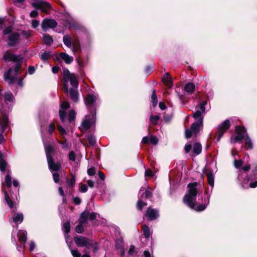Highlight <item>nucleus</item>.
Wrapping results in <instances>:
<instances>
[{
	"instance_id": "1",
	"label": "nucleus",
	"mask_w": 257,
	"mask_h": 257,
	"mask_svg": "<svg viewBox=\"0 0 257 257\" xmlns=\"http://www.w3.org/2000/svg\"><path fill=\"white\" fill-rule=\"evenodd\" d=\"M64 79V91L75 102L78 101V80L73 73H71L67 69H64L63 71Z\"/></svg>"
},
{
	"instance_id": "2",
	"label": "nucleus",
	"mask_w": 257,
	"mask_h": 257,
	"mask_svg": "<svg viewBox=\"0 0 257 257\" xmlns=\"http://www.w3.org/2000/svg\"><path fill=\"white\" fill-rule=\"evenodd\" d=\"M2 59L4 61H13L16 63L15 68H10L4 75L5 80L8 81L9 84H12L17 78V73L19 71L23 62V57L21 55H16L8 51L4 54Z\"/></svg>"
},
{
	"instance_id": "3",
	"label": "nucleus",
	"mask_w": 257,
	"mask_h": 257,
	"mask_svg": "<svg viewBox=\"0 0 257 257\" xmlns=\"http://www.w3.org/2000/svg\"><path fill=\"white\" fill-rule=\"evenodd\" d=\"M198 184L196 182L189 183L188 184V192L184 197V202L190 208L197 211L204 210L207 205L203 204L197 206L196 203V197L199 189L197 188Z\"/></svg>"
},
{
	"instance_id": "4",
	"label": "nucleus",
	"mask_w": 257,
	"mask_h": 257,
	"mask_svg": "<svg viewBox=\"0 0 257 257\" xmlns=\"http://www.w3.org/2000/svg\"><path fill=\"white\" fill-rule=\"evenodd\" d=\"M3 34L6 37L7 45L9 47H16L21 42L22 38L21 36L22 35L26 39L29 38L32 35V31H22L20 34L19 32H13V29L11 26L6 28L3 31Z\"/></svg>"
},
{
	"instance_id": "5",
	"label": "nucleus",
	"mask_w": 257,
	"mask_h": 257,
	"mask_svg": "<svg viewBox=\"0 0 257 257\" xmlns=\"http://www.w3.org/2000/svg\"><path fill=\"white\" fill-rule=\"evenodd\" d=\"M250 169L249 165H246L243 167L240 170L238 176V179L240 182L242 187L244 188H248L249 186L251 188H255L257 186V181L254 182H251L249 185L248 182L250 181V178L247 177L246 174L247 171H249Z\"/></svg>"
},
{
	"instance_id": "6",
	"label": "nucleus",
	"mask_w": 257,
	"mask_h": 257,
	"mask_svg": "<svg viewBox=\"0 0 257 257\" xmlns=\"http://www.w3.org/2000/svg\"><path fill=\"white\" fill-rule=\"evenodd\" d=\"M49 168L51 171H57L61 167L59 163H55L52 158L53 147L50 144H44Z\"/></svg>"
},
{
	"instance_id": "7",
	"label": "nucleus",
	"mask_w": 257,
	"mask_h": 257,
	"mask_svg": "<svg viewBox=\"0 0 257 257\" xmlns=\"http://www.w3.org/2000/svg\"><path fill=\"white\" fill-rule=\"evenodd\" d=\"M235 132L237 134V136H232L230 138L231 143L240 142L244 140V137L246 138V131L244 127L236 126L235 127Z\"/></svg>"
},
{
	"instance_id": "8",
	"label": "nucleus",
	"mask_w": 257,
	"mask_h": 257,
	"mask_svg": "<svg viewBox=\"0 0 257 257\" xmlns=\"http://www.w3.org/2000/svg\"><path fill=\"white\" fill-rule=\"evenodd\" d=\"M31 5L34 8L40 10L43 12L48 13V11L51 9V5L43 0H33Z\"/></svg>"
},
{
	"instance_id": "9",
	"label": "nucleus",
	"mask_w": 257,
	"mask_h": 257,
	"mask_svg": "<svg viewBox=\"0 0 257 257\" xmlns=\"http://www.w3.org/2000/svg\"><path fill=\"white\" fill-rule=\"evenodd\" d=\"M230 126V121L228 119L224 120L222 123L218 125L217 131L216 133V140L217 142L220 141L224 133L229 128Z\"/></svg>"
},
{
	"instance_id": "10",
	"label": "nucleus",
	"mask_w": 257,
	"mask_h": 257,
	"mask_svg": "<svg viewBox=\"0 0 257 257\" xmlns=\"http://www.w3.org/2000/svg\"><path fill=\"white\" fill-rule=\"evenodd\" d=\"M5 96V104H3L1 107L0 109L2 107H4L5 110V113H7L11 110L12 108V103L13 102L14 97L11 92H5L4 94Z\"/></svg>"
},
{
	"instance_id": "11",
	"label": "nucleus",
	"mask_w": 257,
	"mask_h": 257,
	"mask_svg": "<svg viewBox=\"0 0 257 257\" xmlns=\"http://www.w3.org/2000/svg\"><path fill=\"white\" fill-rule=\"evenodd\" d=\"M95 113L93 112L89 115H86L81 123L82 131L88 130L95 122Z\"/></svg>"
},
{
	"instance_id": "12",
	"label": "nucleus",
	"mask_w": 257,
	"mask_h": 257,
	"mask_svg": "<svg viewBox=\"0 0 257 257\" xmlns=\"http://www.w3.org/2000/svg\"><path fill=\"white\" fill-rule=\"evenodd\" d=\"M207 102L206 101H202L200 104L199 108L193 114V117L196 120V121H199L200 123H203V117L202 114L205 112V106Z\"/></svg>"
},
{
	"instance_id": "13",
	"label": "nucleus",
	"mask_w": 257,
	"mask_h": 257,
	"mask_svg": "<svg viewBox=\"0 0 257 257\" xmlns=\"http://www.w3.org/2000/svg\"><path fill=\"white\" fill-rule=\"evenodd\" d=\"M74 240L79 247L86 246L87 248H90L89 246L92 245V240L85 237H74Z\"/></svg>"
},
{
	"instance_id": "14",
	"label": "nucleus",
	"mask_w": 257,
	"mask_h": 257,
	"mask_svg": "<svg viewBox=\"0 0 257 257\" xmlns=\"http://www.w3.org/2000/svg\"><path fill=\"white\" fill-rule=\"evenodd\" d=\"M98 99L97 94H88L84 98V102L88 108L91 107H95L96 102Z\"/></svg>"
},
{
	"instance_id": "15",
	"label": "nucleus",
	"mask_w": 257,
	"mask_h": 257,
	"mask_svg": "<svg viewBox=\"0 0 257 257\" xmlns=\"http://www.w3.org/2000/svg\"><path fill=\"white\" fill-rule=\"evenodd\" d=\"M202 125V123L199 121H196L193 123L191 127L190 130H186L185 136L186 138H190L193 135H196L199 131V128Z\"/></svg>"
},
{
	"instance_id": "16",
	"label": "nucleus",
	"mask_w": 257,
	"mask_h": 257,
	"mask_svg": "<svg viewBox=\"0 0 257 257\" xmlns=\"http://www.w3.org/2000/svg\"><path fill=\"white\" fill-rule=\"evenodd\" d=\"M57 25V22L53 19H45L42 23V28L45 31L49 29L54 28Z\"/></svg>"
},
{
	"instance_id": "17",
	"label": "nucleus",
	"mask_w": 257,
	"mask_h": 257,
	"mask_svg": "<svg viewBox=\"0 0 257 257\" xmlns=\"http://www.w3.org/2000/svg\"><path fill=\"white\" fill-rule=\"evenodd\" d=\"M70 106V104L68 102H63L61 105V109L59 110V116L62 122L64 123L65 119L66 118V112L63 110V109H66Z\"/></svg>"
},
{
	"instance_id": "18",
	"label": "nucleus",
	"mask_w": 257,
	"mask_h": 257,
	"mask_svg": "<svg viewBox=\"0 0 257 257\" xmlns=\"http://www.w3.org/2000/svg\"><path fill=\"white\" fill-rule=\"evenodd\" d=\"M63 42L64 44L68 48H72V51L75 53L77 51V48L74 44H72V40L71 37L69 35H65L63 37Z\"/></svg>"
},
{
	"instance_id": "19",
	"label": "nucleus",
	"mask_w": 257,
	"mask_h": 257,
	"mask_svg": "<svg viewBox=\"0 0 257 257\" xmlns=\"http://www.w3.org/2000/svg\"><path fill=\"white\" fill-rule=\"evenodd\" d=\"M4 119L5 124L1 125L0 127V144L3 142L4 138L3 134L6 131L9 124L8 117L5 113L4 114Z\"/></svg>"
},
{
	"instance_id": "20",
	"label": "nucleus",
	"mask_w": 257,
	"mask_h": 257,
	"mask_svg": "<svg viewBox=\"0 0 257 257\" xmlns=\"http://www.w3.org/2000/svg\"><path fill=\"white\" fill-rule=\"evenodd\" d=\"M24 219L23 215L22 213H13L11 217L10 218V222L12 221L16 223H21Z\"/></svg>"
},
{
	"instance_id": "21",
	"label": "nucleus",
	"mask_w": 257,
	"mask_h": 257,
	"mask_svg": "<svg viewBox=\"0 0 257 257\" xmlns=\"http://www.w3.org/2000/svg\"><path fill=\"white\" fill-rule=\"evenodd\" d=\"M159 214L157 210L148 208L146 211V216L149 220H154L157 218Z\"/></svg>"
},
{
	"instance_id": "22",
	"label": "nucleus",
	"mask_w": 257,
	"mask_h": 257,
	"mask_svg": "<svg viewBox=\"0 0 257 257\" xmlns=\"http://www.w3.org/2000/svg\"><path fill=\"white\" fill-rule=\"evenodd\" d=\"M162 81L167 87L168 88L171 87L173 83L172 78L169 73H166L163 76Z\"/></svg>"
},
{
	"instance_id": "23",
	"label": "nucleus",
	"mask_w": 257,
	"mask_h": 257,
	"mask_svg": "<svg viewBox=\"0 0 257 257\" xmlns=\"http://www.w3.org/2000/svg\"><path fill=\"white\" fill-rule=\"evenodd\" d=\"M4 186H5V183H2V189L5 194V200L7 202L8 205L9 206V207L12 209L14 207V203L11 200L7 191L4 188Z\"/></svg>"
},
{
	"instance_id": "24",
	"label": "nucleus",
	"mask_w": 257,
	"mask_h": 257,
	"mask_svg": "<svg viewBox=\"0 0 257 257\" xmlns=\"http://www.w3.org/2000/svg\"><path fill=\"white\" fill-rule=\"evenodd\" d=\"M27 233L25 230H19L17 234L19 241L25 243L27 240Z\"/></svg>"
},
{
	"instance_id": "25",
	"label": "nucleus",
	"mask_w": 257,
	"mask_h": 257,
	"mask_svg": "<svg viewBox=\"0 0 257 257\" xmlns=\"http://www.w3.org/2000/svg\"><path fill=\"white\" fill-rule=\"evenodd\" d=\"M206 175L207 177V181H208V184L212 188L213 187L214 177L212 172H211L210 171L208 170V169H207Z\"/></svg>"
},
{
	"instance_id": "26",
	"label": "nucleus",
	"mask_w": 257,
	"mask_h": 257,
	"mask_svg": "<svg viewBox=\"0 0 257 257\" xmlns=\"http://www.w3.org/2000/svg\"><path fill=\"white\" fill-rule=\"evenodd\" d=\"M70 224L69 221H67L63 224L62 226V230L63 231L66 233L65 234L66 241L68 243V233L70 231Z\"/></svg>"
},
{
	"instance_id": "27",
	"label": "nucleus",
	"mask_w": 257,
	"mask_h": 257,
	"mask_svg": "<svg viewBox=\"0 0 257 257\" xmlns=\"http://www.w3.org/2000/svg\"><path fill=\"white\" fill-rule=\"evenodd\" d=\"M60 58L63 60L66 63L70 64L73 60V58L72 56H70L65 53H61L60 54Z\"/></svg>"
},
{
	"instance_id": "28",
	"label": "nucleus",
	"mask_w": 257,
	"mask_h": 257,
	"mask_svg": "<svg viewBox=\"0 0 257 257\" xmlns=\"http://www.w3.org/2000/svg\"><path fill=\"white\" fill-rule=\"evenodd\" d=\"M139 194H142L141 197L145 198H150L152 196V193L149 190H145L144 189L141 188L140 190Z\"/></svg>"
},
{
	"instance_id": "29",
	"label": "nucleus",
	"mask_w": 257,
	"mask_h": 257,
	"mask_svg": "<svg viewBox=\"0 0 257 257\" xmlns=\"http://www.w3.org/2000/svg\"><path fill=\"white\" fill-rule=\"evenodd\" d=\"M89 212L87 211H84L80 215L79 219L80 224H84L87 222L88 218Z\"/></svg>"
},
{
	"instance_id": "30",
	"label": "nucleus",
	"mask_w": 257,
	"mask_h": 257,
	"mask_svg": "<svg viewBox=\"0 0 257 257\" xmlns=\"http://www.w3.org/2000/svg\"><path fill=\"white\" fill-rule=\"evenodd\" d=\"M195 85L193 83L189 82L185 85L184 89L188 93H192L195 90Z\"/></svg>"
},
{
	"instance_id": "31",
	"label": "nucleus",
	"mask_w": 257,
	"mask_h": 257,
	"mask_svg": "<svg viewBox=\"0 0 257 257\" xmlns=\"http://www.w3.org/2000/svg\"><path fill=\"white\" fill-rule=\"evenodd\" d=\"M202 151V146L199 143H195L193 146V152L196 155H198Z\"/></svg>"
},
{
	"instance_id": "32",
	"label": "nucleus",
	"mask_w": 257,
	"mask_h": 257,
	"mask_svg": "<svg viewBox=\"0 0 257 257\" xmlns=\"http://www.w3.org/2000/svg\"><path fill=\"white\" fill-rule=\"evenodd\" d=\"M7 165V163L6 161L4 159V155L0 152V170L2 172L5 171Z\"/></svg>"
},
{
	"instance_id": "33",
	"label": "nucleus",
	"mask_w": 257,
	"mask_h": 257,
	"mask_svg": "<svg viewBox=\"0 0 257 257\" xmlns=\"http://www.w3.org/2000/svg\"><path fill=\"white\" fill-rule=\"evenodd\" d=\"M43 40L44 43L47 45H51L53 42L52 37L47 34L43 35Z\"/></svg>"
},
{
	"instance_id": "34",
	"label": "nucleus",
	"mask_w": 257,
	"mask_h": 257,
	"mask_svg": "<svg viewBox=\"0 0 257 257\" xmlns=\"http://www.w3.org/2000/svg\"><path fill=\"white\" fill-rule=\"evenodd\" d=\"M244 140L245 141V145L246 147L249 149H252L253 148V144L247 134L246 138L244 137Z\"/></svg>"
},
{
	"instance_id": "35",
	"label": "nucleus",
	"mask_w": 257,
	"mask_h": 257,
	"mask_svg": "<svg viewBox=\"0 0 257 257\" xmlns=\"http://www.w3.org/2000/svg\"><path fill=\"white\" fill-rule=\"evenodd\" d=\"M142 229L145 236L146 238H149L150 236V232L149 227L146 225H143L142 226Z\"/></svg>"
},
{
	"instance_id": "36",
	"label": "nucleus",
	"mask_w": 257,
	"mask_h": 257,
	"mask_svg": "<svg viewBox=\"0 0 257 257\" xmlns=\"http://www.w3.org/2000/svg\"><path fill=\"white\" fill-rule=\"evenodd\" d=\"M159 119L160 116L159 115H151L150 117V121L154 125L158 124Z\"/></svg>"
},
{
	"instance_id": "37",
	"label": "nucleus",
	"mask_w": 257,
	"mask_h": 257,
	"mask_svg": "<svg viewBox=\"0 0 257 257\" xmlns=\"http://www.w3.org/2000/svg\"><path fill=\"white\" fill-rule=\"evenodd\" d=\"M76 182V177L74 175H73L72 177L70 179L67 180V184L70 187H72Z\"/></svg>"
},
{
	"instance_id": "38",
	"label": "nucleus",
	"mask_w": 257,
	"mask_h": 257,
	"mask_svg": "<svg viewBox=\"0 0 257 257\" xmlns=\"http://www.w3.org/2000/svg\"><path fill=\"white\" fill-rule=\"evenodd\" d=\"M5 183L8 188L12 186V177L10 174H8L5 178Z\"/></svg>"
},
{
	"instance_id": "39",
	"label": "nucleus",
	"mask_w": 257,
	"mask_h": 257,
	"mask_svg": "<svg viewBox=\"0 0 257 257\" xmlns=\"http://www.w3.org/2000/svg\"><path fill=\"white\" fill-rule=\"evenodd\" d=\"M151 99H152V102L153 103V106L154 107L156 106L157 102H158V100H157V96L156 95V91L155 90H154V91L153 92V94L151 96Z\"/></svg>"
},
{
	"instance_id": "40",
	"label": "nucleus",
	"mask_w": 257,
	"mask_h": 257,
	"mask_svg": "<svg viewBox=\"0 0 257 257\" xmlns=\"http://www.w3.org/2000/svg\"><path fill=\"white\" fill-rule=\"evenodd\" d=\"M87 140L91 146H94L96 143L95 139L92 135H90L87 136Z\"/></svg>"
},
{
	"instance_id": "41",
	"label": "nucleus",
	"mask_w": 257,
	"mask_h": 257,
	"mask_svg": "<svg viewBox=\"0 0 257 257\" xmlns=\"http://www.w3.org/2000/svg\"><path fill=\"white\" fill-rule=\"evenodd\" d=\"M75 115L76 113L74 110H71L70 111L68 116V118L70 122L74 120L75 117Z\"/></svg>"
},
{
	"instance_id": "42",
	"label": "nucleus",
	"mask_w": 257,
	"mask_h": 257,
	"mask_svg": "<svg viewBox=\"0 0 257 257\" xmlns=\"http://www.w3.org/2000/svg\"><path fill=\"white\" fill-rule=\"evenodd\" d=\"M18 74H19V71L17 73V78L15 80V81L14 82V83L12 84H10L11 85H13L15 82H18V85L20 86V87H23V79H24L23 78H22V79H19L18 78Z\"/></svg>"
},
{
	"instance_id": "43",
	"label": "nucleus",
	"mask_w": 257,
	"mask_h": 257,
	"mask_svg": "<svg viewBox=\"0 0 257 257\" xmlns=\"http://www.w3.org/2000/svg\"><path fill=\"white\" fill-rule=\"evenodd\" d=\"M147 205L146 203L143 202L141 200L139 199L138 201L137 207L138 209L141 210L143 206Z\"/></svg>"
},
{
	"instance_id": "44",
	"label": "nucleus",
	"mask_w": 257,
	"mask_h": 257,
	"mask_svg": "<svg viewBox=\"0 0 257 257\" xmlns=\"http://www.w3.org/2000/svg\"><path fill=\"white\" fill-rule=\"evenodd\" d=\"M50 54L49 53L45 52L42 54L41 58L42 60L44 61H46L50 58Z\"/></svg>"
},
{
	"instance_id": "45",
	"label": "nucleus",
	"mask_w": 257,
	"mask_h": 257,
	"mask_svg": "<svg viewBox=\"0 0 257 257\" xmlns=\"http://www.w3.org/2000/svg\"><path fill=\"white\" fill-rule=\"evenodd\" d=\"M242 164V161L241 160H235L234 161V165L236 168H239Z\"/></svg>"
},
{
	"instance_id": "46",
	"label": "nucleus",
	"mask_w": 257,
	"mask_h": 257,
	"mask_svg": "<svg viewBox=\"0 0 257 257\" xmlns=\"http://www.w3.org/2000/svg\"><path fill=\"white\" fill-rule=\"evenodd\" d=\"M82 224H83L79 223V225L76 226L75 230L77 233H81L83 231L84 229H83V227L82 226Z\"/></svg>"
},
{
	"instance_id": "47",
	"label": "nucleus",
	"mask_w": 257,
	"mask_h": 257,
	"mask_svg": "<svg viewBox=\"0 0 257 257\" xmlns=\"http://www.w3.org/2000/svg\"><path fill=\"white\" fill-rule=\"evenodd\" d=\"M150 142L151 144L156 145L158 142V140L156 137L151 136L150 137Z\"/></svg>"
},
{
	"instance_id": "48",
	"label": "nucleus",
	"mask_w": 257,
	"mask_h": 257,
	"mask_svg": "<svg viewBox=\"0 0 257 257\" xmlns=\"http://www.w3.org/2000/svg\"><path fill=\"white\" fill-rule=\"evenodd\" d=\"M71 253L73 257H80L81 254L79 252V251L77 249H71Z\"/></svg>"
},
{
	"instance_id": "49",
	"label": "nucleus",
	"mask_w": 257,
	"mask_h": 257,
	"mask_svg": "<svg viewBox=\"0 0 257 257\" xmlns=\"http://www.w3.org/2000/svg\"><path fill=\"white\" fill-rule=\"evenodd\" d=\"M55 130V125L53 123H50L49 125V127H48V132H49V133L50 134H52L53 133V132Z\"/></svg>"
},
{
	"instance_id": "50",
	"label": "nucleus",
	"mask_w": 257,
	"mask_h": 257,
	"mask_svg": "<svg viewBox=\"0 0 257 257\" xmlns=\"http://www.w3.org/2000/svg\"><path fill=\"white\" fill-rule=\"evenodd\" d=\"M31 25L32 28H36L39 25V21L37 20H33L31 22Z\"/></svg>"
},
{
	"instance_id": "51",
	"label": "nucleus",
	"mask_w": 257,
	"mask_h": 257,
	"mask_svg": "<svg viewBox=\"0 0 257 257\" xmlns=\"http://www.w3.org/2000/svg\"><path fill=\"white\" fill-rule=\"evenodd\" d=\"M54 181L55 183H57L59 181V174L57 172H55L53 174Z\"/></svg>"
},
{
	"instance_id": "52",
	"label": "nucleus",
	"mask_w": 257,
	"mask_h": 257,
	"mask_svg": "<svg viewBox=\"0 0 257 257\" xmlns=\"http://www.w3.org/2000/svg\"><path fill=\"white\" fill-rule=\"evenodd\" d=\"M57 128L58 130L62 135H64L66 134V131L62 126H61L60 125H58Z\"/></svg>"
},
{
	"instance_id": "53",
	"label": "nucleus",
	"mask_w": 257,
	"mask_h": 257,
	"mask_svg": "<svg viewBox=\"0 0 257 257\" xmlns=\"http://www.w3.org/2000/svg\"><path fill=\"white\" fill-rule=\"evenodd\" d=\"M69 158L72 161H75L76 156H75V153L73 151H71L69 153Z\"/></svg>"
},
{
	"instance_id": "54",
	"label": "nucleus",
	"mask_w": 257,
	"mask_h": 257,
	"mask_svg": "<svg viewBox=\"0 0 257 257\" xmlns=\"http://www.w3.org/2000/svg\"><path fill=\"white\" fill-rule=\"evenodd\" d=\"M145 176L147 177H152L154 176V173L151 169H147L145 171Z\"/></svg>"
},
{
	"instance_id": "55",
	"label": "nucleus",
	"mask_w": 257,
	"mask_h": 257,
	"mask_svg": "<svg viewBox=\"0 0 257 257\" xmlns=\"http://www.w3.org/2000/svg\"><path fill=\"white\" fill-rule=\"evenodd\" d=\"M135 246L133 245L130 246V249L128 251V254L129 255H133L135 252Z\"/></svg>"
},
{
	"instance_id": "56",
	"label": "nucleus",
	"mask_w": 257,
	"mask_h": 257,
	"mask_svg": "<svg viewBox=\"0 0 257 257\" xmlns=\"http://www.w3.org/2000/svg\"><path fill=\"white\" fill-rule=\"evenodd\" d=\"M88 174L90 176H93L95 173V171L94 168H91L87 170Z\"/></svg>"
},
{
	"instance_id": "57",
	"label": "nucleus",
	"mask_w": 257,
	"mask_h": 257,
	"mask_svg": "<svg viewBox=\"0 0 257 257\" xmlns=\"http://www.w3.org/2000/svg\"><path fill=\"white\" fill-rule=\"evenodd\" d=\"M58 190H59V194H60V195L63 197V202H66V199H65V198H64L65 193L63 190L62 188L59 187L58 189Z\"/></svg>"
},
{
	"instance_id": "58",
	"label": "nucleus",
	"mask_w": 257,
	"mask_h": 257,
	"mask_svg": "<svg viewBox=\"0 0 257 257\" xmlns=\"http://www.w3.org/2000/svg\"><path fill=\"white\" fill-rule=\"evenodd\" d=\"M96 218V214L94 213V212H92L91 213H89V215H88V218L90 220H94L95 218Z\"/></svg>"
},
{
	"instance_id": "59",
	"label": "nucleus",
	"mask_w": 257,
	"mask_h": 257,
	"mask_svg": "<svg viewBox=\"0 0 257 257\" xmlns=\"http://www.w3.org/2000/svg\"><path fill=\"white\" fill-rule=\"evenodd\" d=\"M80 191L83 193L86 192L87 191V186L85 184L81 185Z\"/></svg>"
},
{
	"instance_id": "60",
	"label": "nucleus",
	"mask_w": 257,
	"mask_h": 257,
	"mask_svg": "<svg viewBox=\"0 0 257 257\" xmlns=\"http://www.w3.org/2000/svg\"><path fill=\"white\" fill-rule=\"evenodd\" d=\"M29 249L31 252L33 251L36 247V244L33 241H31L29 244Z\"/></svg>"
},
{
	"instance_id": "61",
	"label": "nucleus",
	"mask_w": 257,
	"mask_h": 257,
	"mask_svg": "<svg viewBox=\"0 0 257 257\" xmlns=\"http://www.w3.org/2000/svg\"><path fill=\"white\" fill-rule=\"evenodd\" d=\"M192 148V146L190 144H187L185 146V151L186 153H188Z\"/></svg>"
},
{
	"instance_id": "62",
	"label": "nucleus",
	"mask_w": 257,
	"mask_h": 257,
	"mask_svg": "<svg viewBox=\"0 0 257 257\" xmlns=\"http://www.w3.org/2000/svg\"><path fill=\"white\" fill-rule=\"evenodd\" d=\"M38 15V13L36 11H33L30 13V16L31 18H36Z\"/></svg>"
},
{
	"instance_id": "63",
	"label": "nucleus",
	"mask_w": 257,
	"mask_h": 257,
	"mask_svg": "<svg viewBox=\"0 0 257 257\" xmlns=\"http://www.w3.org/2000/svg\"><path fill=\"white\" fill-rule=\"evenodd\" d=\"M73 202L76 205H79L81 203V199L79 197H74L73 198Z\"/></svg>"
},
{
	"instance_id": "64",
	"label": "nucleus",
	"mask_w": 257,
	"mask_h": 257,
	"mask_svg": "<svg viewBox=\"0 0 257 257\" xmlns=\"http://www.w3.org/2000/svg\"><path fill=\"white\" fill-rule=\"evenodd\" d=\"M35 71V69L33 66H29L28 68V73L30 74H33Z\"/></svg>"
}]
</instances>
